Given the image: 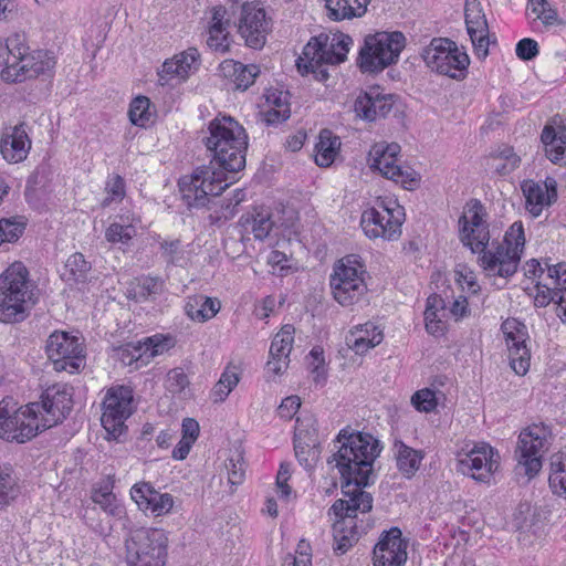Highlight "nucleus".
<instances>
[{"label": "nucleus", "mask_w": 566, "mask_h": 566, "mask_svg": "<svg viewBox=\"0 0 566 566\" xmlns=\"http://www.w3.org/2000/svg\"><path fill=\"white\" fill-rule=\"evenodd\" d=\"M227 9L222 6H217L211 9V18L207 27L206 43L213 52L227 53L230 49V20L227 18Z\"/></svg>", "instance_id": "25"}, {"label": "nucleus", "mask_w": 566, "mask_h": 566, "mask_svg": "<svg viewBox=\"0 0 566 566\" xmlns=\"http://www.w3.org/2000/svg\"><path fill=\"white\" fill-rule=\"evenodd\" d=\"M222 70L233 77L235 87L242 91L250 87L260 73L259 66L254 64L244 65L235 61H226L222 64Z\"/></svg>", "instance_id": "38"}, {"label": "nucleus", "mask_w": 566, "mask_h": 566, "mask_svg": "<svg viewBox=\"0 0 566 566\" xmlns=\"http://www.w3.org/2000/svg\"><path fill=\"white\" fill-rule=\"evenodd\" d=\"M384 335L374 323H365L353 327L346 336L347 346L357 355H363L382 342Z\"/></svg>", "instance_id": "28"}, {"label": "nucleus", "mask_w": 566, "mask_h": 566, "mask_svg": "<svg viewBox=\"0 0 566 566\" xmlns=\"http://www.w3.org/2000/svg\"><path fill=\"white\" fill-rule=\"evenodd\" d=\"M340 148V139L329 129H323L319 133L318 142L315 145V163L321 167H329Z\"/></svg>", "instance_id": "35"}, {"label": "nucleus", "mask_w": 566, "mask_h": 566, "mask_svg": "<svg viewBox=\"0 0 566 566\" xmlns=\"http://www.w3.org/2000/svg\"><path fill=\"white\" fill-rule=\"evenodd\" d=\"M199 65V51L196 48H189L164 62L158 72L159 82L165 85L174 77L185 81Z\"/></svg>", "instance_id": "23"}, {"label": "nucleus", "mask_w": 566, "mask_h": 566, "mask_svg": "<svg viewBox=\"0 0 566 566\" xmlns=\"http://www.w3.org/2000/svg\"><path fill=\"white\" fill-rule=\"evenodd\" d=\"M406 42V36L400 31H380L367 35L359 51V67L364 72H381L397 63Z\"/></svg>", "instance_id": "8"}, {"label": "nucleus", "mask_w": 566, "mask_h": 566, "mask_svg": "<svg viewBox=\"0 0 566 566\" xmlns=\"http://www.w3.org/2000/svg\"><path fill=\"white\" fill-rule=\"evenodd\" d=\"M4 50L8 52L1 78L8 83H19L38 76H51L55 67V57L49 51L28 53L29 48L19 35L7 40Z\"/></svg>", "instance_id": "3"}, {"label": "nucleus", "mask_w": 566, "mask_h": 566, "mask_svg": "<svg viewBox=\"0 0 566 566\" xmlns=\"http://www.w3.org/2000/svg\"><path fill=\"white\" fill-rule=\"evenodd\" d=\"M547 158L553 164L562 165L566 150V127L546 125L541 135Z\"/></svg>", "instance_id": "30"}, {"label": "nucleus", "mask_w": 566, "mask_h": 566, "mask_svg": "<svg viewBox=\"0 0 566 566\" xmlns=\"http://www.w3.org/2000/svg\"><path fill=\"white\" fill-rule=\"evenodd\" d=\"M65 268L70 273V279L75 282H84L91 270V263L85 260L82 253H74L66 260Z\"/></svg>", "instance_id": "50"}, {"label": "nucleus", "mask_w": 566, "mask_h": 566, "mask_svg": "<svg viewBox=\"0 0 566 566\" xmlns=\"http://www.w3.org/2000/svg\"><path fill=\"white\" fill-rule=\"evenodd\" d=\"M45 350L56 371L75 374L84 365L82 343L65 332L52 333L46 340Z\"/></svg>", "instance_id": "14"}, {"label": "nucleus", "mask_w": 566, "mask_h": 566, "mask_svg": "<svg viewBox=\"0 0 566 566\" xmlns=\"http://www.w3.org/2000/svg\"><path fill=\"white\" fill-rule=\"evenodd\" d=\"M135 234V228L133 226H123L120 223H112L105 231V238L108 242L127 243Z\"/></svg>", "instance_id": "58"}, {"label": "nucleus", "mask_w": 566, "mask_h": 566, "mask_svg": "<svg viewBox=\"0 0 566 566\" xmlns=\"http://www.w3.org/2000/svg\"><path fill=\"white\" fill-rule=\"evenodd\" d=\"M39 411V402L18 407V402L12 397L3 398L0 401V438L19 443L34 438L43 431Z\"/></svg>", "instance_id": "6"}, {"label": "nucleus", "mask_w": 566, "mask_h": 566, "mask_svg": "<svg viewBox=\"0 0 566 566\" xmlns=\"http://www.w3.org/2000/svg\"><path fill=\"white\" fill-rule=\"evenodd\" d=\"M334 452L327 459L344 482L367 486L373 482L374 463L381 452L378 439L370 433L342 429L333 441Z\"/></svg>", "instance_id": "2"}, {"label": "nucleus", "mask_w": 566, "mask_h": 566, "mask_svg": "<svg viewBox=\"0 0 566 566\" xmlns=\"http://www.w3.org/2000/svg\"><path fill=\"white\" fill-rule=\"evenodd\" d=\"M276 107H271L264 113V120L268 125H276L285 122L291 116L289 105L275 101Z\"/></svg>", "instance_id": "61"}, {"label": "nucleus", "mask_w": 566, "mask_h": 566, "mask_svg": "<svg viewBox=\"0 0 566 566\" xmlns=\"http://www.w3.org/2000/svg\"><path fill=\"white\" fill-rule=\"evenodd\" d=\"M353 39L342 32L319 34L312 38L304 46V54L315 63L327 61L331 65L339 64L347 57Z\"/></svg>", "instance_id": "16"}, {"label": "nucleus", "mask_w": 566, "mask_h": 566, "mask_svg": "<svg viewBox=\"0 0 566 566\" xmlns=\"http://www.w3.org/2000/svg\"><path fill=\"white\" fill-rule=\"evenodd\" d=\"M114 480L111 475L107 481L99 489L94 490L92 500L98 504L105 512L112 516L122 517L125 513L124 506L118 502L115 494L112 492Z\"/></svg>", "instance_id": "39"}, {"label": "nucleus", "mask_w": 566, "mask_h": 566, "mask_svg": "<svg viewBox=\"0 0 566 566\" xmlns=\"http://www.w3.org/2000/svg\"><path fill=\"white\" fill-rule=\"evenodd\" d=\"M239 380L240 377L234 370L230 369L229 367L226 368L221 374L220 379L211 390V400L214 403L223 402L229 394L237 387Z\"/></svg>", "instance_id": "44"}, {"label": "nucleus", "mask_w": 566, "mask_h": 566, "mask_svg": "<svg viewBox=\"0 0 566 566\" xmlns=\"http://www.w3.org/2000/svg\"><path fill=\"white\" fill-rule=\"evenodd\" d=\"M493 448L486 443L475 444L458 460V471L479 482H489L492 473L497 470L499 462L494 458Z\"/></svg>", "instance_id": "19"}, {"label": "nucleus", "mask_w": 566, "mask_h": 566, "mask_svg": "<svg viewBox=\"0 0 566 566\" xmlns=\"http://www.w3.org/2000/svg\"><path fill=\"white\" fill-rule=\"evenodd\" d=\"M374 566H403L407 560V542L398 527L382 532L374 548Z\"/></svg>", "instance_id": "20"}, {"label": "nucleus", "mask_w": 566, "mask_h": 566, "mask_svg": "<svg viewBox=\"0 0 566 566\" xmlns=\"http://www.w3.org/2000/svg\"><path fill=\"white\" fill-rule=\"evenodd\" d=\"M138 287L140 296H156L164 292L165 282L158 276H146L139 281Z\"/></svg>", "instance_id": "60"}, {"label": "nucleus", "mask_w": 566, "mask_h": 566, "mask_svg": "<svg viewBox=\"0 0 566 566\" xmlns=\"http://www.w3.org/2000/svg\"><path fill=\"white\" fill-rule=\"evenodd\" d=\"M329 17L336 21L361 17L370 0H325Z\"/></svg>", "instance_id": "37"}, {"label": "nucleus", "mask_w": 566, "mask_h": 566, "mask_svg": "<svg viewBox=\"0 0 566 566\" xmlns=\"http://www.w3.org/2000/svg\"><path fill=\"white\" fill-rule=\"evenodd\" d=\"M168 542V536L161 528L140 527L129 531L125 538L127 566H165Z\"/></svg>", "instance_id": "4"}, {"label": "nucleus", "mask_w": 566, "mask_h": 566, "mask_svg": "<svg viewBox=\"0 0 566 566\" xmlns=\"http://www.w3.org/2000/svg\"><path fill=\"white\" fill-rule=\"evenodd\" d=\"M208 133L202 142L212 153V160L178 182L182 199L191 208L207 207L211 197L220 196L231 184L228 174L245 167L248 135L242 125L230 116H217L209 123Z\"/></svg>", "instance_id": "1"}, {"label": "nucleus", "mask_w": 566, "mask_h": 566, "mask_svg": "<svg viewBox=\"0 0 566 566\" xmlns=\"http://www.w3.org/2000/svg\"><path fill=\"white\" fill-rule=\"evenodd\" d=\"M549 486L553 493L566 497V462L558 460L552 461Z\"/></svg>", "instance_id": "48"}, {"label": "nucleus", "mask_w": 566, "mask_h": 566, "mask_svg": "<svg viewBox=\"0 0 566 566\" xmlns=\"http://www.w3.org/2000/svg\"><path fill=\"white\" fill-rule=\"evenodd\" d=\"M272 31V19L259 1H245L241 6L238 32L251 49H262Z\"/></svg>", "instance_id": "15"}, {"label": "nucleus", "mask_w": 566, "mask_h": 566, "mask_svg": "<svg viewBox=\"0 0 566 566\" xmlns=\"http://www.w3.org/2000/svg\"><path fill=\"white\" fill-rule=\"evenodd\" d=\"M501 329L505 336L512 369L517 375H525L530 368L531 352L527 347V328L516 318H507Z\"/></svg>", "instance_id": "18"}, {"label": "nucleus", "mask_w": 566, "mask_h": 566, "mask_svg": "<svg viewBox=\"0 0 566 566\" xmlns=\"http://www.w3.org/2000/svg\"><path fill=\"white\" fill-rule=\"evenodd\" d=\"M392 450L398 470L408 479L413 476L424 458L423 451L416 450L402 441H395Z\"/></svg>", "instance_id": "34"}, {"label": "nucleus", "mask_w": 566, "mask_h": 566, "mask_svg": "<svg viewBox=\"0 0 566 566\" xmlns=\"http://www.w3.org/2000/svg\"><path fill=\"white\" fill-rule=\"evenodd\" d=\"M107 197L103 200V207L108 206L114 200H122L125 196V182L124 179L116 175L106 182Z\"/></svg>", "instance_id": "59"}, {"label": "nucleus", "mask_w": 566, "mask_h": 566, "mask_svg": "<svg viewBox=\"0 0 566 566\" xmlns=\"http://www.w3.org/2000/svg\"><path fill=\"white\" fill-rule=\"evenodd\" d=\"M387 179L399 182L405 189L412 190L420 182V175L413 169H402L400 166H396L394 170H387Z\"/></svg>", "instance_id": "53"}, {"label": "nucleus", "mask_w": 566, "mask_h": 566, "mask_svg": "<svg viewBox=\"0 0 566 566\" xmlns=\"http://www.w3.org/2000/svg\"><path fill=\"white\" fill-rule=\"evenodd\" d=\"M17 482L10 470L0 467V509L17 496Z\"/></svg>", "instance_id": "51"}, {"label": "nucleus", "mask_w": 566, "mask_h": 566, "mask_svg": "<svg viewBox=\"0 0 566 566\" xmlns=\"http://www.w3.org/2000/svg\"><path fill=\"white\" fill-rule=\"evenodd\" d=\"M174 346V340L170 336H164L161 334H157L150 337H146L143 342L138 343V346L134 347V350L137 353V356L133 355L128 360V364H132L134 359H138L142 356L146 355L147 358H153L155 356L161 355Z\"/></svg>", "instance_id": "40"}, {"label": "nucleus", "mask_w": 566, "mask_h": 566, "mask_svg": "<svg viewBox=\"0 0 566 566\" xmlns=\"http://www.w3.org/2000/svg\"><path fill=\"white\" fill-rule=\"evenodd\" d=\"M363 488L364 485L343 481L342 492L348 499L337 500L331 507V511L339 517L338 521H354L357 512L367 513L373 509V496Z\"/></svg>", "instance_id": "21"}, {"label": "nucleus", "mask_w": 566, "mask_h": 566, "mask_svg": "<svg viewBox=\"0 0 566 566\" xmlns=\"http://www.w3.org/2000/svg\"><path fill=\"white\" fill-rule=\"evenodd\" d=\"M174 506L172 496L168 493H159L156 491L154 495V502L149 503L151 513L156 516L168 513Z\"/></svg>", "instance_id": "62"}, {"label": "nucleus", "mask_w": 566, "mask_h": 566, "mask_svg": "<svg viewBox=\"0 0 566 566\" xmlns=\"http://www.w3.org/2000/svg\"><path fill=\"white\" fill-rule=\"evenodd\" d=\"M30 286L28 271L21 263L12 264L0 276V310L7 317L22 318L24 312L35 304Z\"/></svg>", "instance_id": "9"}, {"label": "nucleus", "mask_w": 566, "mask_h": 566, "mask_svg": "<svg viewBox=\"0 0 566 566\" xmlns=\"http://www.w3.org/2000/svg\"><path fill=\"white\" fill-rule=\"evenodd\" d=\"M565 275V263H558L556 265H547V277L548 283L536 284L537 293L534 297V304L538 307H544L555 300V291L560 285V280L566 282Z\"/></svg>", "instance_id": "33"}, {"label": "nucleus", "mask_w": 566, "mask_h": 566, "mask_svg": "<svg viewBox=\"0 0 566 566\" xmlns=\"http://www.w3.org/2000/svg\"><path fill=\"white\" fill-rule=\"evenodd\" d=\"M400 146L397 143L375 144L368 154V165L370 169L378 170L387 178V170H394L397 166V156L400 153Z\"/></svg>", "instance_id": "29"}, {"label": "nucleus", "mask_w": 566, "mask_h": 566, "mask_svg": "<svg viewBox=\"0 0 566 566\" xmlns=\"http://www.w3.org/2000/svg\"><path fill=\"white\" fill-rule=\"evenodd\" d=\"M25 222L22 217L3 218L0 220V244L14 242L23 233Z\"/></svg>", "instance_id": "45"}, {"label": "nucleus", "mask_w": 566, "mask_h": 566, "mask_svg": "<svg viewBox=\"0 0 566 566\" xmlns=\"http://www.w3.org/2000/svg\"><path fill=\"white\" fill-rule=\"evenodd\" d=\"M301 407V399L297 396H290L282 400L279 406V415L281 418L290 420Z\"/></svg>", "instance_id": "64"}, {"label": "nucleus", "mask_w": 566, "mask_h": 566, "mask_svg": "<svg viewBox=\"0 0 566 566\" xmlns=\"http://www.w3.org/2000/svg\"><path fill=\"white\" fill-rule=\"evenodd\" d=\"M460 239L465 247L470 248L473 253H479L480 256L484 252L491 251V249L488 250L490 241L489 226L469 227L467 221H464L463 228L460 229Z\"/></svg>", "instance_id": "36"}, {"label": "nucleus", "mask_w": 566, "mask_h": 566, "mask_svg": "<svg viewBox=\"0 0 566 566\" xmlns=\"http://www.w3.org/2000/svg\"><path fill=\"white\" fill-rule=\"evenodd\" d=\"M155 494L156 490L148 482L136 483L130 489L132 500L145 511L149 509V503L154 502Z\"/></svg>", "instance_id": "55"}, {"label": "nucleus", "mask_w": 566, "mask_h": 566, "mask_svg": "<svg viewBox=\"0 0 566 566\" xmlns=\"http://www.w3.org/2000/svg\"><path fill=\"white\" fill-rule=\"evenodd\" d=\"M552 439L551 427L543 422L522 430L515 450L518 462L516 469L523 471L528 479L535 476L542 469V458L548 451Z\"/></svg>", "instance_id": "10"}, {"label": "nucleus", "mask_w": 566, "mask_h": 566, "mask_svg": "<svg viewBox=\"0 0 566 566\" xmlns=\"http://www.w3.org/2000/svg\"><path fill=\"white\" fill-rule=\"evenodd\" d=\"M220 308L221 303L218 298L193 295L188 297L185 305V313L190 319L203 323L214 317Z\"/></svg>", "instance_id": "32"}, {"label": "nucleus", "mask_w": 566, "mask_h": 566, "mask_svg": "<svg viewBox=\"0 0 566 566\" xmlns=\"http://www.w3.org/2000/svg\"><path fill=\"white\" fill-rule=\"evenodd\" d=\"M165 385L168 391L180 395L186 392L190 381L185 370L181 367H176L167 373Z\"/></svg>", "instance_id": "54"}, {"label": "nucleus", "mask_w": 566, "mask_h": 566, "mask_svg": "<svg viewBox=\"0 0 566 566\" xmlns=\"http://www.w3.org/2000/svg\"><path fill=\"white\" fill-rule=\"evenodd\" d=\"M150 99L146 96H137L130 103L128 115L132 124L144 127L150 119Z\"/></svg>", "instance_id": "46"}, {"label": "nucleus", "mask_w": 566, "mask_h": 566, "mask_svg": "<svg viewBox=\"0 0 566 566\" xmlns=\"http://www.w3.org/2000/svg\"><path fill=\"white\" fill-rule=\"evenodd\" d=\"M334 551L344 554L358 539L359 531L354 521H336L333 525Z\"/></svg>", "instance_id": "41"}, {"label": "nucleus", "mask_w": 566, "mask_h": 566, "mask_svg": "<svg viewBox=\"0 0 566 566\" xmlns=\"http://www.w3.org/2000/svg\"><path fill=\"white\" fill-rule=\"evenodd\" d=\"M366 268L357 254L342 258L334 266L329 285L335 301L342 306H352L367 293Z\"/></svg>", "instance_id": "7"}, {"label": "nucleus", "mask_w": 566, "mask_h": 566, "mask_svg": "<svg viewBox=\"0 0 566 566\" xmlns=\"http://www.w3.org/2000/svg\"><path fill=\"white\" fill-rule=\"evenodd\" d=\"M378 208H369L361 213L360 227L369 239L397 240L406 219L405 209L397 200L381 201Z\"/></svg>", "instance_id": "11"}, {"label": "nucleus", "mask_w": 566, "mask_h": 566, "mask_svg": "<svg viewBox=\"0 0 566 566\" xmlns=\"http://www.w3.org/2000/svg\"><path fill=\"white\" fill-rule=\"evenodd\" d=\"M327 61H318L315 63L311 59L306 57L303 53L296 61V67L302 75L313 73L317 81H326L328 78L327 70L325 65H327Z\"/></svg>", "instance_id": "52"}, {"label": "nucleus", "mask_w": 566, "mask_h": 566, "mask_svg": "<svg viewBox=\"0 0 566 566\" xmlns=\"http://www.w3.org/2000/svg\"><path fill=\"white\" fill-rule=\"evenodd\" d=\"M394 106V95L381 94L378 87L360 94L355 101V112L366 120L385 117Z\"/></svg>", "instance_id": "24"}, {"label": "nucleus", "mask_w": 566, "mask_h": 566, "mask_svg": "<svg viewBox=\"0 0 566 566\" xmlns=\"http://www.w3.org/2000/svg\"><path fill=\"white\" fill-rule=\"evenodd\" d=\"M515 52L521 60L530 61L538 54V44L535 40L525 38L518 41Z\"/></svg>", "instance_id": "63"}, {"label": "nucleus", "mask_w": 566, "mask_h": 566, "mask_svg": "<svg viewBox=\"0 0 566 566\" xmlns=\"http://www.w3.org/2000/svg\"><path fill=\"white\" fill-rule=\"evenodd\" d=\"M426 65L433 72L452 78L463 77L470 60L465 52L447 38H434L421 51Z\"/></svg>", "instance_id": "12"}, {"label": "nucleus", "mask_w": 566, "mask_h": 566, "mask_svg": "<svg viewBox=\"0 0 566 566\" xmlns=\"http://www.w3.org/2000/svg\"><path fill=\"white\" fill-rule=\"evenodd\" d=\"M295 328L292 325H284L274 336L270 346V356L290 359L293 347Z\"/></svg>", "instance_id": "43"}, {"label": "nucleus", "mask_w": 566, "mask_h": 566, "mask_svg": "<svg viewBox=\"0 0 566 566\" xmlns=\"http://www.w3.org/2000/svg\"><path fill=\"white\" fill-rule=\"evenodd\" d=\"M241 223L245 229L251 228L254 238L260 241L268 238L274 226L271 213L268 211H259L247 218L242 217Z\"/></svg>", "instance_id": "42"}, {"label": "nucleus", "mask_w": 566, "mask_h": 566, "mask_svg": "<svg viewBox=\"0 0 566 566\" xmlns=\"http://www.w3.org/2000/svg\"><path fill=\"white\" fill-rule=\"evenodd\" d=\"M161 256L170 265H180L184 260L181 242L178 239L165 240L160 243Z\"/></svg>", "instance_id": "57"}, {"label": "nucleus", "mask_w": 566, "mask_h": 566, "mask_svg": "<svg viewBox=\"0 0 566 566\" xmlns=\"http://www.w3.org/2000/svg\"><path fill=\"white\" fill-rule=\"evenodd\" d=\"M40 423L43 430L62 422L73 407L71 388L66 385H53L46 388L41 395L39 403Z\"/></svg>", "instance_id": "17"}, {"label": "nucleus", "mask_w": 566, "mask_h": 566, "mask_svg": "<svg viewBox=\"0 0 566 566\" xmlns=\"http://www.w3.org/2000/svg\"><path fill=\"white\" fill-rule=\"evenodd\" d=\"M467 30L476 54L485 57L489 52V25L479 0H465Z\"/></svg>", "instance_id": "22"}, {"label": "nucleus", "mask_w": 566, "mask_h": 566, "mask_svg": "<svg viewBox=\"0 0 566 566\" xmlns=\"http://www.w3.org/2000/svg\"><path fill=\"white\" fill-rule=\"evenodd\" d=\"M294 451L301 465L312 468L319 455L318 443L314 434L297 427L294 434Z\"/></svg>", "instance_id": "31"}, {"label": "nucleus", "mask_w": 566, "mask_h": 566, "mask_svg": "<svg viewBox=\"0 0 566 566\" xmlns=\"http://www.w3.org/2000/svg\"><path fill=\"white\" fill-rule=\"evenodd\" d=\"M224 469L227 471L228 483L231 485V488L243 483L245 478V464L243 457L240 453L229 458L224 462Z\"/></svg>", "instance_id": "49"}, {"label": "nucleus", "mask_w": 566, "mask_h": 566, "mask_svg": "<svg viewBox=\"0 0 566 566\" xmlns=\"http://www.w3.org/2000/svg\"><path fill=\"white\" fill-rule=\"evenodd\" d=\"M31 148V140L24 124L15 125L6 133L0 140V153L9 163L23 161Z\"/></svg>", "instance_id": "27"}, {"label": "nucleus", "mask_w": 566, "mask_h": 566, "mask_svg": "<svg viewBox=\"0 0 566 566\" xmlns=\"http://www.w3.org/2000/svg\"><path fill=\"white\" fill-rule=\"evenodd\" d=\"M524 245V228L516 221L506 231L502 243L479 256V264L488 276L507 279L516 273Z\"/></svg>", "instance_id": "5"}, {"label": "nucleus", "mask_w": 566, "mask_h": 566, "mask_svg": "<svg viewBox=\"0 0 566 566\" xmlns=\"http://www.w3.org/2000/svg\"><path fill=\"white\" fill-rule=\"evenodd\" d=\"M412 406L421 412H431L438 405L436 391L423 388L416 391L411 397Z\"/></svg>", "instance_id": "56"}, {"label": "nucleus", "mask_w": 566, "mask_h": 566, "mask_svg": "<svg viewBox=\"0 0 566 566\" xmlns=\"http://www.w3.org/2000/svg\"><path fill=\"white\" fill-rule=\"evenodd\" d=\"M525 208L533 216L538 217L545 206H551L557 198V184L553 178H546L543 185L528 182L523 186Z\"/></svg>", "instance_id": "26"}, {"label": "nucleus", "mask_w": 566, "mask_h": 566, "mask_svg": "<svg viewBox=\"0 0 566 566\" xmlns=\"http://www.w3.org/2000/svg\"><path fill=\"white\" fill-rule=\"evenodd\" d=\"M464 221L469 227L489 226L486 221V211L483 205L478 199H472L468 203L467 212L460 217L459 224L461 228L464 226Z\"/></svg>", "instance_id": "47"}, {"label": "nucleus", "mask_w": 566, "mask_h": 566, "mask_svg": "<svg viewBox=\"0 0 566 566\" xmlns=\"http://www.w3.org/2000/svg\"><path fill=\"white\" fill-rule=\"evenodd\" d=\"M101 422L108 434L119 437L125 430V421L133 415L134 391L132 387L116 385L109 387L102 402Z\"/></svg>", "instance_id": "13"}]
</instances>
